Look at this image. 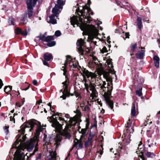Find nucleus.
I'll return each mask as SVG.
<instances>
[{
	"instance_id": "1",
	"label": "nucleus",
	"mask_w": 160,
	"mask_h": 160,
	"mask_svg": "<svg viewBox=\"0 0 160 160\" xmlns=\"http://www.w3.org/2000/svg\"><path fill=\"white\" fill-rule=\"evenodd\" d=\"M20 134H21L20 133ZM22 134H18L16 137V140L13 144L12 149H16V151L15 153V155L16 156V159L13 160H24L25 154L21 151H24L27 149L29 152L32 151L35 146L34 152L38 151V141L36 139H31L26 145V148H25V144L24 142L26 140V137L25 135H22Z\"/></svg>"
},
{
	"instance_id": "2",
	"label": "nucleus",
	"mask_w": 160,
	"mask_h": 160,
	"mask_svg": "<svg viewBox=\"0 0 160 160\" xmlns=\"http://www.w3.org/2000/svg\"><path fill=\"white\" fill-rule=\"evenodd\" d=\"M82 71L83 74L85 75L89 79V80L87 81L86 79H84L85 82L84 86L85 89L88 92L89 90L92 91V93L93 94H95L96 92V90L95 88V86L94 84L91 82H94L96 81V78L97 75L95 73L89 72L88 70L85 68L82 69Z\"/></svg>"
},
{
	"instance_id": "3",
	"label": "nucleus",
	"mask_w": 160,
	"mask_h": 160,
	"mask_svg": "<svg viewBox=\"0 0 160 160\" xmlns=\"http://www.w3.org/2000/svg\"><path fill=\"white\" fill-rule=\"evenodd\" d=\"M35 126H37V129L36 130L37 132L42 131V128L40 123L37 121L32 120L29 121L28 122L24 123L21 127L20 130L18 132L21 133L22 134H24L25 133V128H29L28 127H30L31 128L29 131L32 132L33 129L34 127Z\"/></svg>"
},
{
	"instance_id": "4",
	"label": "nucleus",
	"mask_w": 160,
	"mask_h": 160,
	"mask_svg": "<svg viewBox=\"0 0 160 160\" xmlns=\"http://www.w3.org/2000/svg\"><path fill=\"white\" fill-rule=\"evenodd\" d=\"M132 123L130 119H129L127 122V124L126 126V130H124V134L122 136H124L125 139L123 140V142H125V145H123L120 147V149H121L126 150L127 147H126V145L128 144L130 142V133H132L134 131V128L133 127L131 128L130 129H129V128H130Z\"/></svg>"
},
{
	"instance_id": "5",
	"label": "nucleus",
	"mask_w": 160,
	"mask_h": 160,
	"mask_svg": "<svg viewBox=\"0 0 160 160\" xmlns=\"http://www.w3.org/2000/svg\"><path fill=\"white\" fill-rule=\"evenodd\" d=\"M51 111L53 112V113L52 114V116L49 118V119L48 120L50 122L52 123V127L60 129L61 127V125L58 121L57 117H55V118H54V117L56 116H61L62 117H59L58 119L60 121H64L65 122L67 121V120H65L63 118L64 117V114L63 113L55 112L54 111H52V109H51Z\"/></svg>"
},
{
	"instance_id": "6",
	"label": "nucleus",
	"mask_w": 160,
	"mask_h": 160,
	"mask_svg": "<svg viewBox=\"0 0 160 160\" xmlns=\"http://www.w3.org/2000/svg\"><path fill=\"white\" fill-rule=\"evenodd\" d=\"M86 42L82 38L78 40L76 43L77 49L79 53L83 56L89 52L88 48H87L85 45Z\"/></svg>"
},
{
	"instance_id": "7",
	"label": "nucleus",
	"mask_w": 160,
	"mask_h": 160,
	"mask_svg": "<svg viewBox=\"0 0 160 160\" xmlns=\"http://www.w3.org/2000/svg\"><path fill=\"white\" fill-rule=\"evenodd\" d=\"M86 29L88 34V38L90 41H92L94 38H96L98 36V32L95 26L92 25H88Z\"/></svg>"
},
{
	"instance_id": "8",
	"label": "nucleus",
	"mask_w": 160,
	"mask_h": 160,
	"mask_svg": "<svg viewBox=\"0 0 160 160\" xmlns=\"http://www.w3.org/2000/svg\"><path fill=\"white\" fill-rule=\"evenodd\" d=\"M61 135L63 136L66 138L69 139L71 137V135L67 130L62 131L61 133V135L59 134L57 135L55 138V144L56 145V148H58L60 144V142H61L62 139Z\"/></svg>"
},
{
	"instance_id": "9",
	"label": "nucleus",
	"mask_w": 160,
	"mask_h": 160,
	"mask_svg": "<svg viewBox=\"0 0 160 160\" xmlns=\"http://www.w3.org/2000/svg\"><path fill=\"white\" fill-rule=\"evenodd\" d=\"M112 89V86H111V90H108L107 92H105L103 96L105 100L109 107L112 109L113 107V103L112 101L110 100V96L111 94V92Z\"/></svg>"
},
{
	"instance_id": "10",
	"label": "nucleus",
	"mask_w": 160,
	"mask_h": 160,
	"mask_svg": "<svg viewBox=\"0 0 160 160\" xmlns=\"http://www.w3.org/2000/svg\"><path fill=\"white\" fill-rule=\"evenodd\" d=\"M78 108L79 106H78L76 110L74 111V112L76 113V114L73 117L71 118L69 120V121H71V123L72 122V121H74L75 122L74 125H76L78 124L77 125H78V124H79L80 122L82 121L80 119L81 116V113Z\"/></svg>"
},
{
	"instance_id": "11",
	"label": "nucleus",
	"mask_w": 160,
	"mask_h": 160,
	"mask_svg": "<svg viewBox=\"0 0 160 160\" xmlns=\"http://www.w3.org/2000/svg\"><path fill=\"white\" fill-rule=\"evenodd\" d=\"M27 9L26 12L24 13L23 17L21 19L22 21H25L27 18L30 19H32L33 18V8L29 7H27Z\"/></svg>"
},
{
	"instance_id": "12",
	"label": "nucleus",
	"mask_w": 160,
	"mask_h": 160,
	"mask_svg": "<svg viewBox=\"0 0 160 160\" xmlns=\"http://www.w3.org/2000/svg\"><path fill=\"white\" fill-rule=\"evenodd\" d=\"M68 79H66L65 81L62 83L63 84V88L64 90L62 92L63 95L60 97L61 98H62L63 99L65 100L66 99V97L70 96V92L68 91V87L69 83Z\"/></svg>"
},
{
	"instance_id": "13",
	"label": "nucleus",
	"mask_w": 160,
	"mask_h": 160,
	"mask_svg": "<svg viewBox=\"0 0 160 160\" xmlns=\"http://www.w3.org/2000/svg\"><path fill=\"white\" fill-rule=\"evenodd\" d=\"M85 9H87V12L88 13H89L90 11H91V9L90 8H86L85 6H83L82 7V9L81 10L80 12L81 15L83 16V17L85 19H86L87 20L88 22L90 23V21L92 20L90 16V15H93V12H91V13H89L88 15H87V14L85 15V12H84Z\"/></svg>"
},
{
	"instance_id": "14",
	"label": "nucleus",
	"mask_w": 160,
	"mask_h": 160,
	"mask_svg": "<svg viewBox=\"0 0 160 160\" xmlns=\"http://www.w3.org/2000/svg\"><path fill=\"white\" fill-rule=\"evenodd\" d=\"M137 82L138 84V86L139 88H137L136 91V95L139 97H141L142 96V83L144 82V80L141 78L138 77L137 80Z\"/></svg>"
},
{
	"instance_id": "15",
	"label": "nucleus",
	"mask_w": 160,
	"mask_h": 160,
	"mask_svg": "<svg viewBox=\"0 0 160 160\" xmlns=\"http://www.w3.org/2000/svg\"><path fill=\"white\" fill-rule=\"evenodd\" d=\"M53 56L51 53L48 52L45 53L43 55V59H42V62L43 64L48 67H49L48 61H50L53 59Z\"/></svg>"
},
{
	"instance_id": "16",
	"label": "nucleus",
	"mask_w": 160,
	"mask_h": 160,
	"mask_svg": "<svg viewBox=\"0 0 160 160\" xmlns=\"http://www.w3.org/2000/svg\"><path fill=\"white\" fill-rule=\"evenodd\" d=\"M100 73L101 74H100V75L102 74L103 78L106 79L107 81L109 82L110 83L112 84V77L110 75L109 72L103 70H102L101 71Z\"/></svg>"
},
{
	"instance_id": "17",
	"label": "nucleus",
	"mask_w": 160,
	"mask_h": 160,
	"mask_svg": "<svg viewBox=\"0 0 160 160\" xmlns=\"http://www.w3.org/2000/svg\"><path fill=\"white\" fill-rule=\"evenodd\" d=\"M66 60L64 64V66H63L61 68V70L63 71V75L65 76L66 78L67 79H68L67 76H66V74L67 72V70L66 69V67L67 63H68V61H71L72 59L71 58V56L69 55H67L66 56Z\"/></svg>"
},
{
	"instance_id": "18",
	"label": "nucleus",
	"mask_w": 160,
	"mask_h": 160,
	"mask_svg": "<svg viewBox=\"0 0 160 160\" xmlns=\"http://www.w3.org/2000/svg\"><path fill=\"white\" fill-rule=\"evenodd\" d=\"M138 149L142 154V155L140 156V158L142 159V160H146V159L143 156V154L146 151V150L145 149L144 145L142 144L141 141H140L139 143L138 144Z\"/></svg>"
},
{
	"instance_id": "19",
	"label": "nucleus",
	"mask_w": 160,
	"mask_h": 160,
	"mask_svg": "<svg viewBox=\"0 0 160 160\" xmlns=\"http://www.w3.org/2000/svg\"><path fill=\"white\" fill-rule=\"evenodd\" d=\"M94 136V135L91 133L89 134L88 140L85 142L84 145L85 148H88L90 146H92V139Z\"/></svg>"
},
{
	"instance_id": "20",
	"label": "nucleus",
	"mask_w": 160,
	"mask_h": 160,
	"mask_svg": "<svg viewBox=\"0 0 160 160\" xmlns=\"http://www.w3.org/2000/svg\"><path fill=\"white\" fill-rule=\"evenodd\" d=\"M79 20L81 22H82V20L81 18L75 16L72 17L70 19L71 24L73 26L75 24H76L77 25V26H78L80 24L79 22Z\"/></svg>"
},
{
	"instance_id": "21",
	"label": "nucleus",
	"mask_w": 160,
	"mask_h": 160,
	"mask_svg": "<svg viewBox=\"0 0 160 160\" xmlns=\"http://www.w3.org/2000/svg\"><path fill=\"white\" fill-rule=\"evenodd\" d=\"M38 0H26L27 7H32L33 8Z\"/></svg>"
},
{
	"instance_id": "22",
	"label": "nucleus",
	"mask_w": 160,
	"mask_h": 160,
	"mask_svg": "<svg viewBox=\"0 0 160 160\" xmlns=\"http://www.w3.org/2000/svg\"><path fill=\"white\" fill-rule=\"evenodd\" d=\"M145 50H143L138 51L135 54L137 58L140 59L143 58L145 56Z\"/></svg>"
},
{
	"instance_id": "23",
	"label": "nucleus",
	"mask_w": 160,
	"mask_h": 160,
	"mask_svg": "<svg viewBox=\"0 0 160 160\" xmlns=\"http://www.w3.org/2000/svg\"><path fill=\"white\" fill-rule=\"evenodd\" d=\"M62 9V8H60L58 6L55 5L54 7L52 8V12L53 13V14H54L55 16L58 17L59 14L58 12L59 11L60 9Z\"/></svg>"
},
{
	"instance_id": "24",
	"label": "nucleus",
	"mask_w": 160,
	"mask_h": 160,
	"mask_svg": "<svg viewBox=\"0 0 160 160\" xmlns=\"http://www.w3.org/2000/svg\"><path fill=\"white\" fill-rule=\"evenodd\" d=\"M64 114V117H65L66 119L65 120H67V121L65 122V123L67 124H70L71 125H73L75 126L76 125H74V123H75V122L74 121H72V122L71 123V121H69V120L71 119V118L72 117H70L69 115L68 114H65L63 113Z\"/></svg>"
},
{
	"instance_id": "25",
	"label": "nucleus",
	"mask_w": 160,
	"mask_h": 160,
	"mask_svg": "<svg viewBox=\"0 0 160 160\" xmlns=\"http://www.w3.org/2000/svg\"><path fill=\"white\" fill-rule=\"evenodd\" d=\"M137 44L135 43H132L130 46V55L132 56L134 55V53L136 51V49L137 48Z\"/></svg>"
},
{
	"instance_id": "26",
	"label": "nucleus",
	"mask_w": 160,
	"mask_h": 160,
	"mask_svg": "<svg viewBox=\"0 0 160 160\" xmlns=\"http://www.w3.org/2000/svg\"><path fill=\"white\" fill-rule=\"evenodd\" d=\"M137 25L138 27V28L140 31H141V29L143 27L142 19L141 18L137 17V19L136 20Z\"/></svg>"
},
{
	"instance_id": "27",
	"label": "nucleus",
	"mask_w": 160,
	"mask_h": 160,
	"mask_svg": "<svg viewBox=\"0 0 160 160\" xmlns=\"http://www.w3.org/2000/svg\"><path fill=\"white\" fill-rule=\"evenodd\" d=\"M49 152L50 153L49 156L51 157L48 158V160H56L57 154L56 151H49Z\"/></svg>"
},
{
	"instance_id": "28",
	"label": "nucleus",
	"mask_w": 160,
	"mask_h": 160,
	"mask_svg": "<svg viewBox=\"0 0 160 160\" xmlns=\"http://www.w3.org/2000/svg\"><path fill=\"white\" fill-rule=\"evenodd\" d=\"M153 60L156 67L158 68L159 67V63L160 59L159 57L157 56H155L153 57Z\"/></svg>"
},
{
	"instance_id": "29",
	"label": "nucleus",
	"mask_w": 160,
	"mask_h": 160,
	"mask_svg": "<svg viewBox=\"0 0 160 160\" xmlns=\"http://www.w3.org/2000/svg\"><path fill=\"white\" fill-rule=\"evenodd\" d=\"M55 16L54 14H52L49 17L50 20L48 22L53 24H56L57 23V20L55 18Z\"/></svg>"
},
{
	"instance_id": "30",
	"label": "nucleus",
	"mask_w": 160,
	"mask_h": 160,
	"mask_svg": "<svg viewBox=\"0 0 160 160\" xmlns=\"http://www.w3.org/2000/svg\"><path fill=\"white\" fill-rule=\"evenodd\" d=\"M136 108L135 104L134 102H133L132 104V106L131 111V115L132 116L134 117L136 116Z\"/></svg>"
},
{
	"instance_id": "31",
	"label": "nucleus",
	"mask_w": 160,
	"mask_h": 160,
	"mask_svg": "<svg viewBox=\"0 0 160 160\" xmlns=\"http://www.w3.org/2000/svg\"><path fill=\"white\" fill-rule=\"evenodd\" d=\"M144 153L146 156L148 158H152L155 156V155L153 152L147 151L146 150Z\"/></svg>"
},
{
	"instance_id": "32",
	"label": "nucleus",
	"mask_w": 160,
	"mask_h": 160,
	"mask_svg": "<svg viewBox=\"0 0 160 160\" xmlns=\"http://www.w3.org/2000/svg\"><path fill=\"white\" fill-rule=\"evenodd\" d=\"M12 87L10 86H6L4 88V91L7 94H9L10 92L12 90Z\"/></svg>"
},
{
	"instance_id": "33",
	"label": "nucleus",
	"mask_w": 160,
	"mask_h": 160,
	"mask_svg": "<svg viewBox=\"0 0 160 160\" xmlns=\"http://www.w3.org/2000/svg\"><path fill=\"white\" fill-rule=\"evenodd\" d=\"M14 19L13 18H9L8 21V23L9 26L14 25Z\"/></svg>"
},
{
	"instance_id": "34",
	"label": "nucleus",
	"mask_w": 160,
	"mask_h": 160,
	"mask_svg": "<svg viewBox=\"0 0 160 160\" xmlns=\"http://www.w3.org/2000/svg\"><path fill=\"white\" fill-rule=\"evenodd\" d=\"M91 106V104H88L85 106L84 108H82V110L83 111H86L88 112H90L91 109L90 108V106Z\"/></svg>"
},
{
	"instance_id": "35",
	"label": "nucleus",
	"mask_w": 160,
	"mask_h": 160,
	"mask_svg": "<svg viewBox=\"0 0 160 160\" xmlns=\"http://www.w3.org/2000/svg\"><path fill=\"white\" fill-rule=\"evenodd\" d=\"M45 42H48L51 41L54 39V37L53 36H48L46 37Z\"/></svg>"
},
{
	"instance_id": "36",
	"label": "nucleus",
	"mask_w": 160,
	"mask_h": 160,
	"mask_svg": "<svg viewBox=\"0 0 160 160\" xmlns=\"http://www.w3.org/2000/svg\"><path fill=\"white\" fill-rule=\"evenodd\" d=\"M57 4L55 5L58 6L60 8H62V6L64 5V2L62 0H57Z\"/></svg>"
},
{
	"instance_id": "37",
	"label": "nucleus",
	"mask_w": 160,
	"mask_h": 160,
	"mask_svg": "<svg viewBox=\"0 0 160 160\" xmlns=\"http://www.w3.org/2000/svg\"><path fill=\"white\" fill-rule=\"evenodd\" d=\"M101 83H100V85L101 86L100 88L103 91H104V89H106V88L105 86V85H106V83L105 81H101ZM100 83V82H99Z\"/></svg>"
},
{
	"instance_id": "38",
	"label": "nucleus",
	"mask_w": 160,
	"mask_h": 160,
	"mask_svg": "<svg viewBox=\"0 0 160 160\" xmlns=\"http://www.w3.org/2000/svg\"><path fill=\"white\" fill-rule=\"evenodd\" d=\"M108 67L109 68H110L111 69V71H112V70H114V69L113 68V66L112 64V63H111L110 64H109L108 65ZM115 74V76L116 78V79H117V76L116 75V74H115V71H112V72H111V74Z\"/></svg>"
},
{
	"instance_id": "39",
	"label": "nucleus",
	"mask_w": 160,
	"mask_h": 160,
	"mask_svg": "<svg viewBox=\"0 0 160 160\" xmlns=\"http://www.w3.org/2000/svg\"><path fill=\"white\" fill-rule=\"evenodd\" d=\"M22 30L19 28L17 27L15 29V32L17 34H21Z\"/></svg>"
},
{
	"instance_id": "40",
	"label": "nucleus",
	"mask_w": 160,
	"mask_h": 160,
	"mask_svg": "<svg viewBox=\"0 0 160 160\" xmlns=\"http://www.w3.org/2000/svg\"><path fill=\"white\" fill-rule=\"evenodd\" d=\"M56 44V42L54 41H50L47 43V45L49 47H51L55 46Z\"/></svg>"
},
{
	"instance_id": "41",
	"label": "nucleus",
	"mask_w": 160,
	"mask_h": 160,
	"mask_svg": "<svg viewBox=\"0 0 160 160\" xmlns=\"http://www.w3.org/2000/svg\"><path fill=\"white\" fill-rule=\"evenodd\" d=\"M87 129L85 128L82 129L81 130V132L82 134V135L81 136V138H83L85 136V135L86 133Z\"/></svg>"
},
{
	"instance_id": "42",
	"label": "nucleus",
	"mask_w": 160,
	"mask_h": 160,
	"mask_svg": "<svg viewBox=\"0 0 160 160\" xmlns=\"http://www.w3.org/2000/svg\"><path fill=\"white\" fill-rule=\"evenodd\" d=\"M9 127V126H4L3 127V129L5 131V133L6 134V135H8L9 133V130H8V128Z\"/></svg>"
},
{
	"instance_id": "43",
	"label": "nucleus",
	"mask_w": 160,
	"mask_h": 160,
	"mask_svg": "<svg viewBox=\"0 0 160 160\" xmlns=\"http://www.w3.org/2000/svg\"><path fill=\"white\" fill-rule=\"evenodd\" d=\"M148 145L149 147V148L152 147V148H155L156 147V143H155L154 144H153L152 143L149 144V140H148Z\"/></svg>"
},
{
	"instance_id": "44",
	"label": "nucleus",
	"mask_w": 160,
	"mask_h": 160,
	"mask_svg": "<svg viewBox=\"0 0 160 160\" xmlns=\"http://www.w3.org/2000/svg\"><path fill=\"white\" fill-rule=\"evenodd\" d=\"M34 154V153H27L26 154V156H27V160H30L29 158L30 157H31Z\"/></svg>"
},
{
	"instance_id": "45",
	"label": "nucleus",
	"mask_w": 160,
	"mask_h": 160,
	"mask_svg": "<svg viewBox=\"0 0 160 160\" xmlns=\"http://www.w3.org/2000/svg\"><path fill=\"white\" fill-rule=\"evenodd\" d=\"M28 34L27 29H25L24 31H22L21 34L24 36H26Z\"/></svg>"
},
{
	"instance_id": "46",
	"label": "nucleus",
	"mask_w": 160,
	"mask_h": 160,
	"mask_svg": "<svg viewBox=\"0 0 160 160\" xmlns=\"http://www.w3.org/2000/svg\"><path fill=\"white\" fill-rule=\"evenodd\" d=\"M115 32L117 33H119L120 34H121V33L122 32V33H124V32H123L122 31V29H116Z\"/></svg>"
},
{
	"instance_id": "47",
	"label": "nucleus",
	"mask_w": 160,
	"mask_h": 160,
	"mask_svg": "<svg viewBox=\"0 0 160 160\" xmlns=\"http://www.w3.org/2000/svg\"><path fill=\"white\" fill-rule=\"evenodd\" d=\"M55 35L57 37H59L61 35V32L60 31L57 30L55 32Z\"/></svg>"
},
{
	"instance_id": "48",
	"label": "nucleus",
	"mask_w": 160,
	"mask_h": 160,
	"mask_svg": "<svg viewBox=\"0 0 160 160\" xmlns=\"http://www.w3.org/2000/svg\"><path fill=\"white\" fill-rule=\"evenodd\" d=\"M108 52V50H107V48L105 47H103L102 50H101V52L103 53L104 52Z\"/></svg>"
},
{
	"instance_id": "49",
	"label": "nucleus",
	"mask_w": 160,
	"mask_h": 160,
	"mask_svg": "<svg viewBox=\"0 0 160 160\" xmlns=\"http://www.w3.org/2000/svg\"><path fill=\"white\" fill-rule=\"evenodd\" d=\"M46 37L44 35H42L41 34V37H40V40H41L45 42V40L46 39Z\"/></svg>"
},
{
	"instance_id": "50",
	"label": "nucleus",
	"mask_w": 160,
	"mask_h": 160,
	"mask_svg": "<svg viewBox=\"0 0 160 160\" xmlns=\"http://www.w3.org/2000/svg\"><path fill=\"white\" fill-rule=\"evenodd\" d=\"M15 116V113H14L13 114V117H12V116H11L10 117V120L11 121H13L14 123L15 122V119L14 118V117Z\"/></svg>"
},
{
	"instance_id": "51",
	"label": "nucleus",
	"mask_w": 160,
	"mask_h": 160,
	"mask_svg": "<svg viewBox=\"0 0 160 160\" xmlns=\"http://www.w3.org/2000/svg\"><path fill=\"white\" fill-rule=\"evenodd\" d=\"M42 155V154L41 153H40L38 155V156L36 157L35 160H37L38 159H41V158Z\"/></svg>"
},
{
	"instance_id": "52",
	"label": "nucleus",
	"mask_w": 160,
	"mask_h": 160,
	"mask_svg": "<svg viewBox=\"0 0 160 160\" xmlns=\"http://www.w3.org/2000/svg\"><path fill=\"white\" fill-rule=\"evenodd\" d=\"M71 64L70 65V66H73V68H76L77 67V65L76 64H74L73 62H72L71 63H70Z\"/></svg>"
},
{
	"instance_id": "53",
	"label": "nucleus",
	"mask_w": 160,
	"mask_h": 160,
	"mask_svg": "<svg viewBox=\"0 0 160 160\" xmlns=\"http://www.w3.org/2000/svg\"><path fill=\"white\" fill-rule=\"evenodd\" d=\"M124 35L125 36V38H129V32H126L125 33Z\"/></svg>"
},
{
	"instance_id": "54",
	"label": "nucleus",
	"mask_w": 160,
	"mask_h": 160,
	"mask_svg": "<svg viewBox=\"0 0 160 160\" xmlns=\"http://www.w3.org/2000/svg\"><path fill=\"white\" fill-rule=\"evenodd\" d=\"M14 94L15 95H14V96L15 97H18V96L19 95L17 93H16L14 91V92H12V93H11L10 94L11 95V96H12V94Z\"/></svg>"
},
{
	"instance_id": "55",
	"label": "nucleus",
	"mask_w": 160,
	"mask_h": 160,
	"mask_svg": "<svg viewBox=\"0 0 160 160\" xmlns=\"http://www.w3.org/2000/svg\"><path fill=\"white\" fill-rule=\"evenodd\" d=\"M101 148H102V149H100V151H98V152H99L100 154V155H101L102 154L103 152V149L102 147H101Z\"/></svg>"
},
{
	"instance_id": "56",
	"label": "nucleus",
	"mask_w": 160,
	"mask_h": 160,
	"mask_svg": "<svg viewBox=\"0 0 160 160\" xmlns=\"http://www.w3.org/2000/svg\"><path fill=\"white\" fill-rule=\"evenodd\" d=\"M32 83L34 85H37L38 84L37 81L36 80H34L32 81Z\"/></svg>"
},
{
	"instance_id": "57",
	"label": "nucleus",
	"mask_w": 160,
	"mask_h": 160,
	"mask_svg": "<svg viewBox=\"0 0 160 160\" xmlns=\"http://www.w3.org/2000/svg\"><path fill=\"white\" fill-rule=\"evenodd\" d=\"M3 85V84L2 83V80L0 79V89L2 88V87Z\"/></svg>"
},
{
	"instance_id": "58",
	"label": "nucleus",
	"mask_w": 160,
	"mask_h": 160,
	"mask_svg": "<svg viewBox=\"0 0 160 160\" xmlns=\"http://www.w3.org/2000/svg\"><path fill=\"white\" fill-rule=\"evenodd\" d=\"M112 59H110L109 60H108L107 61V64L108 65L109 64H110L111 63H112V62L111 61Z\"/></svg>"
},
{
	"instance_id": "59",
	"label": "nucleus",
	"mask_w": 160,
	"mask_h": 160,
	"mask_svg": "<svg viewBox=\"0 0 160 160\" xmlns=\"http://www.w3.org/2000/svg\"><path fill=\"white\" fill-rule=\"evenodd\" d=\"M149 20L147 19V18H143V21L144 22H147L148 23H149Z\"/></svg>"
},
{
	"instance_id": "60",
	"label": "nucleus",
	"mask_w": 160,
	"mask_h": 160,
	"mask_svg": "<svg viewBox=\"0 0 160 160\" xmlns=\"http://www.w3.org/2000/svg\"><path fill=\"white\" fill-rule=\"evenodd\" d=\"M16 105L19 107H21L22 105L19 102H17L16 103Z\"/></svg>"
},
{
	"instance_id": "61",
	"label": "nucleus",
	"mask_w": 160,
	"mask_h": 160,
	"mask_svg": "<svg viewBox=\"0 0 160 160\" xmlns=\"http://www.w3.org/2000/svg\"><path fill=\"white\" fill-rule=\"evenodd\" d=\"M78 147L81 148L83 147V144L82 142H80L78 144Z\"/></svg>"
},
{
	"instance_id": "62",
	"label": "nucleus",
	"mask_w": 160,
	"mask_h": 160,
	"mask_svg": "<svg viewBox=\"0 0 160 160\" xmlns=\"http://www.w3.org/2000/svg\"><path fill=\"white\" fill-rule=\"evenodd\" d=\"M89 125V122H87L86 124V128H85L87 130V129L88 128Z\"/></svg>"
},
{
	"instance_id": "63",
	"label": "nucleus",
	"mask_w": 160,
	"mask_h": 160,
	"mask_svg": "<svg viewBox=\"0 0 160 160\" xmlns=\"http://www.w3.org/2000/svg\"><path fill=\"white\" fill-rule=\"evenodd\" d=\"M42 102V100H39L38 101H37V104H39L40 103H41Z\"/></svg>"
},
{
	"instance_id": "64",
	"label": "nucleus",
	"mask_w": 160,
	"mask_h": 160,
	"mask_svg": "<svg viewBox=\"0 0 160 160\" xmlns=\"http://www.w3.org/2000/svg\"><path fill=\"white\" fill-rule=\"evenodd\" d=\"M44 138H43V141H45V139L47 137V135L45 134H44Z\"/></svg>"
}]
</instances>
